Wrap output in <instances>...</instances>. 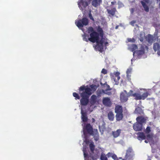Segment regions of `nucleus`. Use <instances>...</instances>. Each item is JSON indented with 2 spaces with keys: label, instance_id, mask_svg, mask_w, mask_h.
Returning <instances> with one entry per match:
<instances>
[{
  "label": "nucleus",
  "instance_id": "f257e3e1",
  "mask_svg": "<svg viewBox=\"0 0 160 160\" xmlns=\"http://www.w3.org/2000/svg\"><path fill=\"white\" fill-rule=\"evenodd\" d=\"M79 91H83L80 93L81 97L80 104L82 106H86L89 102V96L92 93V90L90 88L83 86L80 87Z\"/></svg>",
  "mask_w": 160,
  "mask_h": 160
},
{
  "label": "nucleus",
  "instance_id": "f03ea898",
  "mask_svg": "<svg viewBox=\"0 0 160 160\" xmlns=\"http://www.w3.org/2000/svg\"><path fill=\"white\" fill-rule=\"evenodd\" d=\"M129 96L134 97V99L136 100H144L149 95L148 92L143 93L142 95H141L140 93H133V91L132 90L129 91Z\"/></svg>",
  "mask_w": 160,
  "mask_h": 160
},
{
  "label": "nucleus",
  "instance_id": "7ed1b4c3",
  "mask_svg": "<svg viewBox=\"0 0 160 160\" xmlns=\"http://www.w3.org/2000/svg\"><path fill=\"white\" fill-rule=\"evenodd\" d=\"M75 23L78 28H82L84 26H87L88 24L89 20L87 18L84 17L77 21H76Z\"/></svg>",
  "mask_w": 160,
  "mask_h": 160
},
{
  "label": "nucleus",
  "instance_id": "20e7f679",
  "mask_svg": "<svg viewBox=\"0 0 160 160\" xmlns=\"http://www.w3.org/2000/svg\"><path fill=\"white\" fill-rule=\"evenodd\" d=\"M99 34L96 32H94L91 33L90 34V38H89V41L94 43H98L99 40Z\"/></svg>",
  "mask_w": 160,
  "mask_h": 160
},
{
  "label": "nucleus",
  "instance_id": "39448f33",
  "mask_svg": "<svg viewBox=\"0 0 160 160\" xmlns=\"http://www.w3.org/2000/svg\"><path fill=\"white\" fill-rule=\"evenodd\" d=\"M92 127L90 123L86 124L83 128L84 134L85 135L86 134H88L90 135L92 134Z\"/></svg>",
  "mask_w": 160,
  "mask_h": 160
},
{
  "label": "nucleus",
  "instance_id": "423d86ee",
  "mask_svg": "<svg viewBox=\"0 0 160 160\" xmlns=\"http://www.w3.org/2000/svg\"><path fill=\"white\" fill-rule=\"evenodd\" d=\"M105 38H102L101 39L98 41L97 44L96 45L95 48L98 51L102 52L103 51V44L105 42Z\"/></svg>",
  "mask_w": 160,
  "mask_h": 160
},
{
  "label": "nucleus",
  "instance_id": "0eeeda50",
  "mask_svg": "<svg viewBox=\"0 0 160 160\" xmlns=\"http://www.w3.org/2000/svg\"><path fill=\"white\" fill-rule=\"evenodd\" d=\"M140 49L136 51L135 53L138 56H140L144 54L145 53V50L148 51V47L145 45H142L140 48Z\"/></svg>",
  "mask_w": 160,
  "mask_h": 160
},
{
  "label": "nucleus",
  "instance_id": "6e6552de",
  "mask_svg": "<svg viewBox=\"0 0 160 160\" xmlns=\"http://www.w3.org/2000/svg\"><path fill=\"white\" fill-rule=\"evenodd\" d=\"M129 96V92L128 93L126 90H124V92L121 93L120 94V100L121 102H126L128 99Z\"/></svg>",
  "mask_w": 160,
  "mask_h": 160
},
{
  "label": "nucleus",
  "instance_id": "1a4fd4ad",
  "mask_svg": "<svg viewBox=\"0 0 160 160\" xmlns=\"http://www.w3.org/2000/svg\"><path fill=\"white\" fill-rule=\"evenodd\" d=\"M88 3L86 1L79 0L78 2V5L81 10H83L84 8L88 6Z\"/></svg>",
  "mask_w": 160,
  "mask_h": 160
},
{
  "label": "nucleus",
  "instance_id": "9d476101",
  "mask_svg": "<svg viewBox=\"0 0 160 160\" xmlns=\"http://www.w3.org/2000/svg\"><path fill=\"white\" fill-rule=\"evenodd\" d=\"M120 73L119 72H115L113 73H111L110 76L111 78L114 79V82H118L120 79Z\"/></svg>",
  "mask_w": 160,
  "mask_h": 160
},
{
  "label": "nucleus",
  "instance_id": "9b49d317",
  "mask_svg": "<svg viewBox=\"0 0 160 160\" xmlns=\"http://www.w3.org/2000/svg\"><path fill=\"white\" fill-rule=\"evenodd\" d=\"M150 0H142L140 1V2L144 8L145 11L147 12L149 11V8L147 4L149 3Z\"/></svg>",
  "mask_w": 160,
  "mask_h": 160
},
{
  "label": "nucleus",
  "instance_id": "f8f14e48",
  "mask_svg": "<svg viewBox=\"0 0 160 160\" xmlns=\"http://www.w3.org/2000/svg\"><path fill=\"white\" fill-rule=\"evenodd\" d=\"M133 128L136 131H141L142 129V124L137 122L133 124Z\"/></svg>",
  "mask_w": 160,
  "mask_h": 160
},
{
  "label": "nucleus",
  "instance_id": "ddd939ff",
  "mask_svg": "<svg viewBox=\"0 0 160 160\" xmlns=\"http://www.w3.org/2000/svg\"><path fill=\"white\" fill-rule=\"evenodd\" d=\"M132 149L131 148H129L127 150L125 155V158L126 159H130L132 158L134 155Z\"/></svg>",
  "mask_w": 160,
  "mask_h": 160
},
{
  "label": "nucleus",
  "instance_id": "4468645a",
  "mask_svg": "<svg viewBox=\"0 0 160 160\" xmlns=\"http://www.w3.org/2000/svg\"><path fill=\"white\" fill-rule=\"evenodd\" d=\"M102 103L105 106L108 107H110L112 105L111 101L108 97L104 98L102 99Z\"/></svg>",
  "mask_w": 160,
  "mask_h": 160
},
{
  "label": "nucleus",
  "instance_id": "2eb2a0df",
  "mask_svg": "<svg viewBox=\"0 0 160 160\" xmlns=\"http://www.w3.org/2000/svg\"><path fill=\"white\" fill-rule=\"evenodd\" d=\"M81 119L83 122H86L88 120V118L87 116V112H84L82 110L81 111Z\"/></svg>",
  "mask_w": 160,
  "mask_h": 160
},
{
  "label": "nucleus",
  "instance_id": "dca6fc26",
  "mask_svg": "<svg viewBox=\"0 0 160 160\" xmlns=\"http://www.w3.org/2000/svg\"><path fill=\"white\" fill-rule=\"evenodd\" d=\"M137 122L142 124L146 123V119L142 116H139L136 119Z\"/></svg>",
  "mask_w": 160,
  "mask_h": 160
},
{
  "label": "nucleus",
  "instance_id": "f3484780",
  "mask_svg": "<svg viewBox=\"0 0 160 160\" xmlns=\"http://www.w3.org/2000/svg\"><path fill=\"white\" fill-rule=\"evenodd\" d=\"M146 40L147 42L151 44H152L154 41V38L152 35L148 34L146 38Z\"/></svg>",
  "mask_w": 160,
  "mask_h": 160
},
{
  "label": "nucleus",
  "instance_id": "a211bd4d",
  "mask_svg": "<svg viewBox=\"0 0 160 160\" xmlns=\"http://www.w3.org/2000/svg\"><path fill=\"white\" fill-rule=\"evenodd\" d=\"M121 131L122 130L121 129H118L116 131H112V135L114 138H117L119 136L121 132Z\"/></svg>",
  "mask_w": 160,
  "mask_h": 160
},
{
  "label": "nucleus",
  "instance_id": "6ab92c4d",
  "mask_svg": "<svg viewBox=\"0 0 160 160\" xmlns=\"http://www.w3.org/2000/svg\"><path fill=\"white\" fill-rule=\"evenodd\" d=\"M115 112L116 113H122L123 109L122 106L119 105L116 106Z\"/></svg>",
  "mask_w": 160,
  "mask_h": 160
},
{
  "label": "nucleus",
  "instance_id": "aec40b11",
  "mask_svg": "<svg viewBox=\"0 0 160 160\" xmlns=\"http://www.w3.org/2000/svg\"><path fill=\"white\" fill-rule=\"evenodd\" d=\"M138 139L139 140H144L146 138V136L143 132H138L137 133Z\"/></svg>",
  "mask_w": 160,
  "mask_h": 160
},
{
  "label": "nucleus",
  "instance_id": "412c9836",
  "mask_svg": "<svg viewBox=\"0 0 160 160\" xmlns=\"http://www.w3.org/2000/svg\"><path fill=\"white\" fill-rule=\"evenodd\" d=\"M101 2V0H93L92 2V4L93 6L96 7L99 5Z\"/></svg>",
  "mask_w": 160,
  "mask_h": 160
},
{
  "label": "nucleus",
  "instance_id": "4be33fe9",
  "mask_svg": "<svg viewBox=\"0 0 160 160\" xmlns=\"http://www.w3.org/2000/svg\"><path fill=\"white\" fill-rule=\"evenodd\" d=\"M159 42H155L153 43V48L155 52L160 50V45Z\"/></svg>",
  "mask_w": 160,
  "mask_h": 160
},
{
  "label": "nucleus",
  "instance_id": "5701e85b",
  "mask_svg": "<svg viewBox=\"0 0 160 160\" xmlns=\"http://www.w3.org/2000/svg\"><path fill=\"white\" fill-rule=\"evenodd\" d=\"M97 97L95 95H92L91 98L90 103L92 105H94L97 102Z\"/></svg>",
  "mask_w": 160,
  "mask_h": 160
},
{
  "label": "nucleus",
  "instance_id": "b1692460",
  "mask_svg": "<svg viewBox=\"0 0 160 160\" xmlns=\"http://www.w3.org/2000/svg\"><path fill=\"white\" fill-rule=\"evenodd\" d=\"M107 11L108 13L112 16H113L115 15V12H117V10L115 8H113L111 10H108Z\"/></svg>",
  "mask_w": 160,
  "mask_h": 160
},
{
  "label": "nucleus",
  "instance_id": "393cba45",
  "mask_svg": "<svg viewBox=\"0 0 160 160\" xmlns=\"http://www.w3.org/2000/svg\"><path fill=\"white\" fill-rule=\"evenodd\" d=\"M123 118V113H116V120L120 121L122 120Z\"/></svg>",
  "mask_w": 160,
  "mask_h": 160
},
{
  "label": "nucleus",
  "instance_id": "a878e982",
  "mask_svg": "<svg viewBox=\"0 0 160 160\" xmlns=\"http://www.w3.org/2000/svg\"><path fill=\"white\" fill-rule=\"evenodd\" d=\"M108 118L109 120L112 121L114 118V115L112 112H109L108 114Z\"/></svg>",
  "mask_w": 160,
  "mask_h": 160
},
{
  "label": "nucleus",
  "instance_id": "bb28decb",
  "mask_svg": "<svg viewBox=\"0 0 160 160\" xmlns=\"http://www.w3.org/2000/svg\"><path fill=\"white\" fill-rule=\"evenodd\" d=\"M97 30L98 32L99 35L102 38H103V32L102 28L100 26H98L97 29Z\"/></svg>",
  "mask_w": 160,
  "mask_h": 160
},
{
  "label": "nucleus",
  "instance_id": "cd10ccee",
  "mask_svg": "<svg viewBox=\"0 0 160 160\" xmlns=\"http://www.w3.org/2000/svg\"><path fill=\"white\" fill-rule=\"evenodd\" d=\"M138 48V46L137 45L134 44H132L131 47V49L132 52H133V55H134L136 51L135 50Z\"/></svg>",
  "mask_w": 160,
  "mask_h": 160
},
{
  "label": "nucleus",
  "instance_id": "c85d7f7f",
  "mask_svg": "<svg viewBox=\"0 0 160 160\" xmlns=\"http://www.w3.org/2000/svg\"><path fill=\"white\" fill-rule=\"evenodd\" d=\"M134 112L135 113L141 114L143 113V111L141 108L138 107L136 108Z\"/></svg>",
  "mask_w": 160,
  "mask_h": 160
},
{
  "label": "nucleus",
  "instance_id": "c756f323",
  "mask_svg": "<svg viewBox=\"0 0 160 160\" xmlns=\"http://www.w3.org/2000/svg\"><path fill=\"white\" fill-rule=\"evenodd\" d=\"M158 33L155 32L153 34V37L154 40H156L158 42H160V39L159 38V36H158Z\"/></svg>",
  "mask_w": 160,
  "mask_h": 160
},
{
  "label": "nucleus",
  "instance_id": "7c9ffc66",
  "mask_svg": "<svg viewBox=\"0 0 160 160\" xmlns=\"http://www.w3.org/2000/svg\"><path fill=\"white\" fill-rule=\"evenodd\" d=\"M90 135L94 136V137H98L99 136V134L98 130L97 129H94L93 130V129L92 134H90Z\"/></svg>",
  "mask_w": 160,
  "mask_h": 160
},
{
  "label": "nucleus",
  "instance_id": "2f4dec72",
  "mask_svg": "<svg viewBox=\"0 0 160 160\" xmlns=\"http://www.w3.org/2000/svg\"><path fill=\"white\" fill-rule=\"evenodd\" d=\"M90 150L92 153H93L95 149V146L93 142H91L89 145Z\"/></svg>",
  "mask_w": 160,
  "mask_h": 160
},
{
  "label": "nucleus",
  "instance_id": "473e14b6",
  "mask_svg": "<svg viewBox=\"0 0 160 160\" xmlns=\"http://www.w3.org/2000/svg\"><path fill=\"white\" fill-rule=\"evenodd\" d=\"M83 39L87 42H88L89 41V36L87 34H84L82 35Z\"/></svg>",
  "mask_w": 160,
  "mask_h": 160
},
{
  "label": "nucleus",
  "instance_id": "72a5a7b5",
  "mask_svg": "<svg viewBox=\"0 0 160 160\" xmlns=\"http://www.w3.org/2000/svg\"><path fill=\"white\" fill-rule=\"evenodd\" d=\"M100 84L102 86H104V87L106 86L107 87L106 89L105 90L106 91L111 89V88H110V86L108 85L107 84L106 82L104 84H102V83H101Z\"/></svg>",
  "mask_w": 160,
  "mask_h": 160
},
{
  "label": "nucleus",
  "instance_id": "f704fd0d",
  "mask_svg": "<svg viewBox=\"0 0 160 160\" xmlns=\"http://www.w3.org/2000/svg\"><path fill=\"white\" fill-rule=\"evenodd\" d=\"M73 96L75 98V99L76 100L79 99L80 97L79 95L76 92H73Z\"/></svg>",
  "mask_w": 160,
  "mask_h": 160
},
{
  "label": "nucleus",
  "instance_id": "c9c22d12",
  "mask_svg": "<svg viewBox=\"0 0 160 160\" xmlns=\"http://www.w3.org/2000/svg\"><path fill=\"white\" fill-rule=\"evenodd\" d=\"M140 38H139V40L141 42H143L144 40L145 36L144 35H143L142 34H140L139 35Z\"/></svg>",
  "mask_w": 160,
  "mask_h": 160
},
{
  "label": "nucleus",
  "instance_id": "e433bc0d",
  "mask_svg": "<svg viewBox=\"0 0 160 160\" xmlns=\"http://www.w3.org/2000/svg\"><path fill=\"white\" fill-rule=\"evenodd\" d=\"M151 131V128L150 126H148L145 131L146 133L148 134Z\"/></svg>",
  "mask_w": 160,
  "mask_h": 160
},
{
  "label": "nucleus",
  "instance_id": "4c0bfd02",
  "mask_svg": "<svg viewBox=\"0 0 160 160\" xmlns=\"http://www.w3.org/2000/svg\"><path fill=\"white\" fill-rule=\"evenodd\" d=\"M90 87L91 88L90 89H91L93 91H95L97 89V87L95 85L92 84V85H91L90 86Z\"/></svg>",
  "mask_w": 160,
  "mask_h": 160
},
{
  "label": "nucleus",
  "instance_id": "58836bf2",
  "mask_svg": "<svg viewBox=\"0 0 160 160\" xmlns=\"http://www.w3.org/2000/svg\"><path fill=\"white\" fill-rule=\"evenodd\" d=\"M100 159L101 160H108L107 157L105 155L102 154L100 156Z\"/></svg>",
  "mask_w": 160,
  "mask_h": 160
},
{
  "label": "nucleus",
  "instance_id": "ea45409f",
  "mask_svg": "<svg viewBox=\"0 0 160 160\" xmlns=\"http://www.w3.org/2000/svg\"><path fill=\"white\" fill-rule=\"evenodd\" d=\"M95 32L94 31V30L93 28L92 27H89L88 28V33H92V32Z\"/></svg>",
  "mask_w": 160,
  "mask_h": 160
},
{
  "label": "nucleus",
  "instance_id": "a19ab883",
  "mask_svg": "<svg viewBox=\"0 0 160 160\" xmlns=\"http://www.w3.org/2000/svg\"><path fill=\"white\" fill-rule=\"evenodd\" d=\"M102 91L103 93L108 95H110L112 94L111 92H108V91H106L105 90H102Z\"/></svg>",
  "mask_w": 160,
  "mask_h": 160
},
{
  "label": "nucleus",
  "instance_id": "79ce46f5",
  "mask_svg": "<svg viewBox=\"0 0 160 160\" xmlns=\"http://www.w3.org/2000/svg\"><path fill=\"white\" fill-rule=\"evenodd\" d=\"M112 158L114 160H117L118 159V157L116 155L113 154L112 156Z\"/></svg>",
  "mask_w": 160,
  "mask_h": 160
},
{
  "label": "nucleus",
  "instance_id": "37998d69",
  "mask_svg": "<svg viewBox=\"0 0 160 160\" xmlns=\"http://www.w3.org/2000/svg\"><path fill=\"white\" fill-rule=\"evenodd\" d=\"M88 15L90 19L92 20V21H94V19L92 16L91 13L90 12L89 13Z\"/></svg>",
  "mask_w": 160,
  "mask_h": 160
},
{
  "label": "nucleus",
  "instance_id": "c03bdc74",
  "mask_svg": "<svg viewBox=\"0 0 160 160\" xmlns=\"http://www.w3.org/2000/svg\"><path fill=\"white\" fill-rule=\"evenodd\" d=\"M153 25L155 28H157L160 27V23H154Z\"/></svg>",
  "mask_w": 160,
  "mask_h": 160
},
{
  "label": "nucleus",
  "instance_id": "a18cd8bd",
  "mask_svg": "<svg viewBox=\"0 0 160 160\" xmlns=\"http://www.w3.org/2000/svg\"><path fill=\"white\" fill-rule=\"evenodd\" d=\"M153 134H148L147 135V137L148 138L151 139L153 137Z\"/></svg>",
  "mask_w": 160,
  "mask_h": 160
},
{
  "label": "nucleus",
  "instance_id": "49530a36",
  "mask_svg": "<svg viewBox=\"0 0 160 160\" xmlns=\"http://www.w3.org/2000/svg\"><path fill=\"white\" fill-rule=\"evenodd\" d=\"M128 41L129 42H134L135 40L134 38H128Z\"/></svg>",
  "mask_w": 160,
  "mask_h": 160
},
{
  "label": "nucleus",
  "instance_id": "de8ad7c7",
  "mask_svg": "<svg viewBox=\"0 0 160 160\" xmlns=\"http://www.w3.org/2000/svg\"><path fill=\"white\" fill-rule=\"evenodd\" d=\"M101 72L102 73H103L104 74H105L107 73V70L104 68L102 69Z\"/></svg>",
  "mask_w": 160,
  "mask_h": 160
},
{
  "label": "nucleus",
  "instance_id": "09e8293b",
  "mask_svg": "<svg viewBox=\"0 0 160 160\" xmlns=\"http://www.w3.org/2000/svg\"><path fill=\"white\" fill-rule=\"evenodd\" d=\"M102 91L101 90H99V91L97 90V94L98 96H99L100 95H101L102 94Z\"/></svg>",
  "mask_w": 160,
  "mask_h": 160
},
{
  "label": "nucleus",
  "instance_id": "8fccbe9b",
  "mask_svg": "<svg viewBox=\"0 0 160 160\" xmlns=\"http://www.w3.org/2000/svg\"><path fill=\"white\" fill-rule=\"evenodd\" d=\"M84 155L85 158V159H86V157L88 156V154L87 153H85L84 151H83Z\"/></svg>",
  "mask_w": 160,
  "mask_h": 160
},
{
  "label": "nucleus",
  "instance_id": "3c124183",
  "mask_svg": "<svg viewBox=\"0 0 160 160\" xmlns=\"http://www.w3.org/2000/svg\"><path fill=\"white\" fill-rule=\"evenodd\" d=\"M131 69H128L127 71V74H128L130 73L131 72Z\"/></svg>",
  "mask_w": 160,
  "mask_h": 160
},
{
  "label": "nucleus",
  "instance_id": "603ef678",
  "mask_svg": "<svg viewBox=\"0 0 160 160\" xmlns=\"http://www.w3.org/2000/svg\"><path fill=\"white\" fill-rule=\"evenodd\" d=\"M103 44H104V45L106 46L108 45V42H107V41L105 39V42H104Z\"/></svg>",
  "mask_w": 160,
  "mask_h": 160
},
{
  "label": "nucleus",
  "instance_id": "864d4df0",
  "mask_svg": "<svg viewBox=\"0 0 160 160\" xmlns=\"http://www.w3.org/2000/svg\"><path fill=\"white\" fill-rule=\"evenodd\" d=\"M87 144H88L89 142V141L88 139L86 138L84 141Z\"/></svg>",
  "mask_w": 160,
  "mask_h": 160
},
{
  "label": "nucleus",
  "instance_id": "5fc2aeb1",
  "mask_svg": "<svg viewBox=\"0 0 160 160\" xmlns=\"http://www.w3.org/2000/svg\"><path fill=\"white\" fill-rule=\"evenodd\" d=\"M112 154L111 153L109 152L108 153L107 156L108 157H110L112 156Z\"/></svg>",
  "mask_w": 160,
  "mask_h": 160
},
{
  "label": "nucleus",
  "instance_id": "6e6d98bb",
  "mask_svg": "<svg viewBox=\"0 0 160 160\" xmlns=\"http://www.w3.org/2000/svg\"><path fill=\"white\" fill-rule=\"evenodd\" d=\"M156 150L155 149H152V152L153 153H155L156 152Z\"/></svg>",
  "mask_w": 160,
  "mask_h": 160
},
{
  "label": "nucleus",
  "instance_id": "4d7b16f0",
  "mask_svg": "<svg viewBox=\"0 0 160 160\" xmlns=\"http://www.w3.org/2000/svg\"><path fill=\"white\" fill-rule=\"evenodd\" d=\"M157 53L158 55L159 56H160V50H157Z\"/></svg>",
  "mask_w": 160,
  "mask_h": 160
},
{
  "label": "nucleus",
  "instance_id": "13d9d810",
  "mask_svg": "<svg viewBox=\"0 0 160 160\" xmlns=\"http://www.w3.org/2000/svg\"><path fill=\"white\" fill-rule=\"evenodd\" d=\"M134 11V8H132L131 9V12L132 13Z\"/></svg>",
  "mask_w": 160,
  "mask_h": 160
},
{
  "label": "nucleus",
  "instance_id": "bf43d9fd",
  "mask_svg": "<svg viewBox=\"0 0 160 160\" xmlns=\"http://www.w3.org/2000/svg\"><path fill=\"white\" fill-rule=\"evenodd\" d=\"M116 1L112 2H111V3L112 5H114L115 4H116Z\"/></svg>",
  "mask_w": 160,
  "mask_h": 160
},
{
  "label": "nucleus",
  "instance_id": "052dcab7",
  "mask_svg": "<svg viewBox=\"0 0 160 160\" xmlns=\"http://www.w3.org/2000/svg\"><path fill=\"white\" fill-rule=\"evenodd\" d=\"M159 29H157L156 28V30H155V32H157L158 33L159 32Z\"/></svg>",
  "mask_w": 160,
  "mask_h": 160
},
{
  "label": "nucleus",
  "instance_id": "680f3d73",
  "mask_svg": "<svg viewBox=\"0 0 160 160\" xmlns=\"http://www.w3.org/2000/svg\"><path fill=\"white\" fill-rule=\"evenodd\" d=\"M135 22V21H132V22H131V23H134Z\"/></svg>",
  "mask_w": 160,
  "mask_h": 160
},
{
  "label": "nucleus",
  "instance_id": "e2e57ef3",
  "mask_svg": "<svg viewBox=\"0 0 160 160\" xmlns=\"http://www.w3.org/2000/svg\"><path fill=\"white\" fill-rule=\"evenodd\" d=\"M92 121H93V122H94V121H95V119H94V118H92Z\"/></svg>",
  "mask_w": 160,
  "mask_h": 160
},
{
  "label": "nucleus",
  "instance_id": "0e129e2a",
  "mask_svg": "<svg viewBox=\"0 0 160 160\" xmlns=\"http://www.w3.org/2000/svg\"><path fill=\"white\" fill-rule=\"evenodd\" d=\"M144 142L146 143H147L148 142V141L147 140H145Z\"/></svg>",
  "mask_w": 160,
  "mask_h": 160
},
{
  "label": "nucleus",
  "instance_id": "69168bd1",
  "mask_svg": "<svg viewBox=\"0 0 160 160\" xmlns=\"http://www.w3.org/2000/svg\"><path fill=\"white\" fill-rule=\"evenodd\" d=\"M159 8H160V2L159 3Z\"/></svg>",
  "mask_w": 160,
  "mask_h": 160
},
{
  "label": "nucleus",
  "instance_id": "338daca9",
  "mask_svg": "<svg viewBox=\"0 0 160 160\" xmlns=\"http://www.w3.org/2000/svg\"><path fill=\"white\" fill-rule=\"evenodd\" d=\"M118 28V26H117L115 28H116V29H117V28Z\"/></svg>",
  "mask_w": 160,
  "mask_h": 160
},
{
  "label": "nucleus",
  "instance_id": "774afa93",
  "mask_svg": "<svg viewBox=\"0 0 160 160\" xmlns=\"http://www.w3.org/2000/svg\"><path fill=\"white\" fill-rule=\"evenodd\" d=\"M92 159H93V160H94V158H93V157H92Z\"/></svg>",
  "mask_w": 160,
  "mask_h": 160
}]
</instances>
